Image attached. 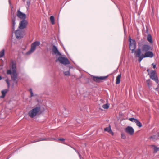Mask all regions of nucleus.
Returning a JSON list of instances; mask_svg holds the SVG:
<instances>
[{"label": "nucleus", "instance_id": "473e14b6", "mask_svg": "<svg viewBox=\"0 0 159 159\" xmlns=\"http://www.w3.org/2000/svg\"><path fill=\"white\" fill-rule=\"evenodd\" d=\"M29 91L30 93L31 96L32 97L33 95V92L32 90V89H31V88L30 89Z\"/></svg>", "mask_w": 159, "mask_h": 159}, {"label": "nucleus", "instance_id": "7c9ffc66", "mask_svg": "<svg viewBox=\"0 0 159 159\" xmlns=\"http://www.w3.org/2000/svg\"><path fill=\"white\" fill-rule=\"evenodd\" d=\"M136 119H135L134 118H130L129 119V120L131 121L134 122H135V120H136Z\"/></svg>", "mask_w": 159, "mask_h": 159}, {"label": "nucleus", "instance_id": "393cba45", "mask_svg": "<svg viewBox=\"0 0 159 159\" xmlns=\"http://www.w3.org/2000/svg\"><path fill=\"white\" fill-rule=\"evenodd\" d=\"M5 54V50L3 49L0 52V57H2Z\"/></svg>", "mask_w": 159, "mask_h": 159}, {"label": "nucleus", "instance_id": "c756f323", "mask_svg": "<svg viewBox=\"0 0 159 159\" xmlns=\"http://www.w3.org/2000/svg\"><path fill=\"white\" fill-rule=\"evenodd\" d=\"M102 107L104 109H107L109 107V106L108 104H106L103 105L102 106Z\"/></svg>", "mask_w": 159, "mask_h": 159}, {"label": "nucleus", "instance_id": "c03bdc74", "mask_svg": "<svg viewBox=\"0 0 159 159\" xmlns=\"http://www.w3.org/2000/svg\"><path fill=\"white\" fill-rule=\"evenodd\" d=\"M158 134H159L158 136H159V133H158Z\"/></svg>", "mask_w": 159, "mask_h": 159}, {"label": "nucleus", "instance_id": "6ab92c4d", "mask_svg": "<svg viewBox=\"0 0 159 159\" xmlns=\"http://www.w3.org/2000/svg\"><path fill=\"white\" fill-rule=\"evenodd\" d=\"M151 147H153L154 151L153 153H156L159 150V148L157 147L154 145H151Z\"/></svg>", "mask_w": 159, "mask_h": 159}, {"label": "nucleus", "instance_id": "79ce46f5", "mask_svg": "<svg viewBox=\"0 0 159 159\" xmlns=\"http://www.w3.org/2000/svg\"><path fill=\"white\" fill-rule=\"evenodd\" d=\"M2 79V77L0 76V80Z\"/></svg>", "mask_w": 159, "mask_h": 159}, {"label": "nucleus", "instance_id": "412c9836", "mask_svg": "<svg viewBox=\"0 0 159 159\" xmlns=\"http://www.w3.org/2000/svg\"><path fill=\"white\" fill-rule=\"evenodd\" d=\"M63 109L64 111L63 112V115L65 116H66L69 114V112L66 110V108L64 107Z\"/></svg>", "mask_w": 159, "mask_h": 159}, {"label": "nucleus", "instance_id": "37998d69", "mask_svg": "<svg viewBox=\"0 0 159 159\" xmlns=\"http://www.w3.org/2000/svg\"><path fill=\"white\" fill-rule=\"evenodd\" d=\"M10 157H9L7 158V159H9L10 158Z\"/></svg>", "mask_w": 159, "mask_h": 159}, {"label": "nucleus", "instance_id": "ddd939ff", "mask_svg": "<svg viewBox=\"0 0 159 159\" xmlns=\"http://www.w3.org/2000/svg\"><path fill=\"white\" fill-rule=\"evenodd\" d=\"M57 140L56 139H55L54 138H52L51 139H50V138H48V139H46V138H41L40 139V140H36V141H32V142H31V143H35V142H38V141H43V140Z\"/></svg>", "mask_w": 159, "mask_h": 159}, {"label": "nucleus", "instance_id": "423d86ee", "mask_svg": "<svg viewBox=\"0 0 159 159\" xmlns=\"http://www.w3.org/2000/svg\"><path fill=\"white\" fill-rule=\"evenodd\" d=\"M40 44L39 41H35L31 45V48L26 53L27 54H29L32 53L36 49V47Z\"/></svg>", "mask_w": 159, "mask_h": 159}, {"label": "nucleus", "instance_id": "4be33fe9", "mask_svg": "<svg viewBox=\"0 0 159 159\" xmlns=\"http://www.w3.org/2000/svg\"><path fill=\"white\" fill-rule=\"evenodd\" d=\"M135 122L136 124V125L139 127H141L142 126L141 123L137 119H136V120H135Z\"/></svg>", "mask_w": 159, "mask_h": 159}, {"label": "nucleus", "instance_id": "0eeeda50", "mask_svg": "<svg viewBox=\"0 0 159 159\" xmlns=\"http://www.w3.org/2000/svg\"><path fill=\"white\" fill-rule=\"evenodd\" d=\"M28 24V21L25 19H23L19 23V28L23 30L26 28Z\"/></svg>", "mask_w": 159, "mask_h": 159}, {"label": "nucleus", "instance_id": "7ed1b4c3", "mask_svg": "<svg viewBox=\"0 0 159 159\" xmlns=\"http://www.w3.org/2000/svg\"><path fill=\"white\" fill-rule=\"evenodd\" d=\"M40 113L41 107L40 106H38L34 107L32 109L28 112V114L31 118H33Z\"/></svg>", "mask_w": 159, "mask_h": 159}, {"label": "nucleus", "instance_id": "dca6fc26", "mask_svg": "<svg viewBox=\"0 0 159 159\" xmlns=\"http://www.w3.org/2000/svg\"><path fill=\"white\" fill-rule=\"evenodd\" d=\"M121 78V74L119 75L116 77V84H119L120 81V78Z\"/></svg>", "mask_w": 159, "mask_h": 159}, {"label": "nucleus", "instance_id": "2f4dec72", "mask_svg": "<svg viewBox=\"0 0 159 159\" xmlns=\"http://www.w3.org/2000/svg\"><path fill=\"white\" fill-rule=\"evenodd\" d=\"M121 138L124 139H125L126 138V136L124 133H122L121 134Z\"/></svg>", "mask_w": 159, "mask_h": 159}, {"label": "nucleus", "instance_id": "aec40b11", "mask_svg": "<svg viewBox=\"0 0 159 159\" xmlns=\"http://www.w3.org/2000/svg\"><path fill=\"white\" fill-rule=\"evenodd\" d=\"M91 76L93 77V80L94 81L98 82L99 81V76H96L93 75H91Z\"/></svg>", "mask_w": 159, "mask_h": 159}, {"label": "nucleus", "instance_id": "a878e982", "mask_svg": "<svg viewBox=\"0 0 159 159\" xmlns=\"http://www.w3.org/2000/svg\"><path fill=\"white\" fill-rule=\"evenodd\" d=\"M30 0H28L26 2V8L27 10H28L30 7Z\"/></svg>", "mask_w": 159, "mask_h": 159}, {"label": "nucleus", "instance_id": "a211bd4d", "mask_svg": "<svg viewBox=\"0 0 159 159\" xmlns=\"http://www.w3.org/2000/svg\"><path fill=\"white\" fill-rule=\"evenodd\" d=\"M16 17L15 16L12 18V28L13 30H15V26L16 24Z\"/></svg>", "mask_w": 159, "mask_h": 159}, {"label": "nucleus", "instance_id": "b1692460", "mask_svg": "<svg viewBox=\"0 0 159 159\" xmlns=\"http://www.w3.org/2000/svg\"><path fill=\"white\" fill-rule=\"evenodd\" d=\"M146 82L147 84V85L148 87L150 88L152 85V83L151 82V80L150 79L146 80Z\"/></svg>", "mask_w": 159, "mask_h": 159}, {"label": "nucleus", "instance_id": "c9c22d12", "mask_svg": "<svg viewBox=\"0 0 159 159\" xmlns=\"http://www.w3.org/2000/svg\"><path fill=\"white\" fill-rule=\"evenodd\" d=\"M133 39H132L130 38V37L129 36V42L130 43H132V40Z\"/></svg>", "mask_w": 159, "mask_h": 159}, {"label": "nucleus", "instance_id": "5701e85b", "mask_svg": "<svg viewBox=\"0 0 159 159\" xmlns=\"http://www.w3.org/2000/svg\"><path fill=\"white\" fill-rule=\"evenodd\" d=\"M50 20L52 25H54V18L53 16H50Z\"/></svg>", "mask_w": 159, "mask_h": 159}, {"label": "nucleus", "instance_id": "72a5a7b5", "mask_svg": "<svg viewBox=\"0 0 159 159\" xmlns=\"http://www.w3.org/2000/svg\"><path fill=\"white\" fill-rule=\"evenodd\" d=\"M155 136L154 135L153 136H151L149 137V138L150 139H155Z\"/></svg>", "mask_w": 159, "mask_h": 159}, {"label": "nucleus", "instance_id": "cd10ccee", "mask_svg": "<svg viewBox=\"0 0 159 159\" xmlns=\"http://www.w3.org/2000/svg\"><path fill=\"white\" fill-rule=\"evenodd\" d=\"M64 75L66 76H69L70 75V70L69 71H65L64 72Z\"/></svg>", "mask_w": 159, "mask_h": 159}, {"label": "nucleus", "instance_id": "f8f14e48", "mask_svg": "<svg viewBox=\"0 0 159 159\" xmlns=\"http://www.w3.org/2000/svg\"><path fill=\"white\" fill-rule=\"evenodd\" d=\"M9 91L8 89H5L1 91L2 95L0 96V98H4L5 96L6 93Z\"/></svg>", "mask_w": 159, "mask_h": 159}, {"label": "nucleus", "instance_id": "f03ea898", "mask_svg": "<svg viewBox=\"0 0 159 159\" xmlns=\"http://www.w3.org/2000/svg\"><path fill=\"white\" fill-rule=\"evenodd\" d=\"M10 68L7 70V75L13 74L11 76V78L13 81V83L12 84V88H13L17 86L18 84V81L16 80L18 76L16 73V65L15 61H11L10 65Z\"/></svg>", "mask_w": 159, "mask_h": 159}, {"label": "nucleus", "instance_id": "a19ab883", "mask_svg": "<svg viewBox=\"0 0 159 159\" xmlns=\"http://www.w3.org/2000/svg\"><path fill=\"white\" fill-rule=\"evenodd\" d=\"M149 69H148L147 70V71H148V73H149Z\"/></svg>", "mask_w": 159, "mask_h": 159}, {"label": "nucleus", "instance_id": "ea45409f", "mask_svg": "<svg viewBox=\"0 0 159 159\" xmlns=\"http://www.w3.org/2000/svg\"><path fill=\"white\" fill-rule=\"evenodd\" d=\"M158 87H157V88H156L155 89V90H158Z\"/></svg>", "mask_w": 159, "mask_h": 159}, {"label": "nucleus", "instance_id": "c85d7f7f", "mask_svg": "<svg viewBox=\"0 0 159 159\" xmlns=\"http://www.w3.org/2000/svg\"><path fill=\"white\" fill-rule=\"evenodd\" d=\"M6 81L7 84L8 89L9 88L10 86V83L9 82V80L8 79H7L6 80Z\"/></svg>", "mask_w": 159, "mask_h": 159}, {"label": "nucleus", "instance_id": "bb28decb", "mask_svg": "<svg viewBox=\"0 0 159 159\" xmlns=\"http://www.w3.org/2000/svg\"><path fill=\"white\" fill-rule=\"evenodd\" d=\"M108 76V75L105 76H100V80H106Z\"/></svg>", "mask_w": 159, "mask_h": 159}, {"label": "nucleus", "instance_id": "6e6552de", "mask_svg": "<svg viewBox=\"0 0 159 159\" xmlns=\"http://www.w3.org/2000/svg\"><path fill=\"white\" fill-rule=\"evenodd\" d=\"M150 77L151 79L154 80L157 83H158L159 80L156 71H152L150 75Z\"/></svg>", "mask_w": 159, "mask_h": 159}, {"label": "nucleus", "instance_id": "9b49d317", "mask_svg": "<svg viewBox=\"0 0 159 159\" xmlns=\"http://www.w3.org/2000/svg\"><path fill=\"white\" fill-rule=\"evenodd\" d=\"M52 51L57 56H61V53L59 51L57 47L55 45H53Z\"/></svg>", "mask_w": 159, "mask_h": 159}, {"label": "nucleus", "instance_id": "e433bc0d", "mask_svg": "<svg viewBox=\"0 0 159 159\" xmlns=\"http://www.w3.org/2000/svg\"><path fill=\"white\" fill-rule=\"evenodd\" d=\"M9 3L10 5L11 6V9L12 10V9H13V7L11 6V3L10 1V0H9Z\"/></svg>", "mask_w": 159, "mask_h": 159}, {"label": "nucleus", "instance_id": "4468645a", "mask_svg": "<svg viewBox=\"0 0 159 159\" xmlns=\"http://www.w3.org/2000/svg\"><path fill=\"white\" fill-rule=\"evenodd\" d=\"M63 143L67 145L68 146H69L71 148H72L74 150H75L77 154H78L79 155V156L80 159H81V155L80 154L79 152L75 148H74V147H73L72 146H71V145H69V144H67L66 143H65V142Z\"/></svg>", "mask_w": 159, "mask_h": 159}, {"label": "nucleus", "instance_id": "2eb2a0df", "mask_svg": "<svg viewBox=\"0 0 159 159\" xmlns=\"http://www.w3.org/2000/svg\"><path fill=\"white\" fill-rule=\"evenodd\" d=\"M147 40L151 44L153 43L152 37L150 34H148L147 37Z\"/></svg>", "mask_w": 159, "mask_h": 159}, {"label": "nucleus", "instance_id": "9d476101", "mask_svg": "<svg viewBox=\"0 0 159 159\" xmlns=\"http://www.w3.org/2000/svg\"><path fill=\"white\" fill-rule=\"evenodd\" d=\"M17 16L19 18L23 19H25L26 18V14L21 12L20 10L17 11Z\"/></svg>", "mask_w": 159, "mask_h": 159}, {"label": "nucleus", "instance_id": "58836bf2", "mask_svg": "<svg viewBox=\"0 0 159 159\" xmlns=\"http://www.w3.org/2000/svg\"><path fill=\"white\" fill-rule=\"evenodd\" d=\"M146 32L148 33V28H147V29H146Z\"/></svg>", "mask_w": 159, "mask_h": 159}, {"label": "nucleus", "instance_id": "f704fd0d", "mask_svg": "<svg viewBox=\"0 0 159 159\" xmlns=\"http://www.w3.org/2000/svg\"><path fill=\"white\" fill-rule=\"evenodd\" d=\"M58 140H60L62 141H63L65 140V139L64 138H59L58 139Z\"/></svg>", "mask_w": 159, "mask_h": 159}, {"label": "nucleus", "instance_id": "1a4fd4ad", "mask_svg": "<svg viewBox=\"0 0 159 159\" xmlns=\"http://www.w3.org/2000/svg\"><path fill=\"white\" fill-rule=\"evenodd\" d=\"M125 132L130 135H132L134 133V130L133 128L130 126H128L125 129Z\"/></svg>", "mask_w": 159, "mask_h": 159}, {"label": "nucleus", "instance_id": "20e7f679", "mask_svg": "<svg viewBox=\"0 0 159 159\" xmlns=\"http://www.w3.org/2000/svg\"><path fill=\"white\" fill-rule=\"evenodd\" d=\"M15 34L16 38L20 39L25 35V32L23 30L18 29L15 31Z\"/></svg>", "mask_w": 159, "mask_h": 159}, {"label": "nucleus", "instance_id": "39448f33", "mask_svg": "<svg viewBox=\"0 0 159 159\" xmlns=\"http://www.w3.org/2000/svg\"><path fill=\"white\" fill-rule=\"evenodd\" d=\"M58 61L64 65L69 64L70 63L69 61L67 58L62 56L59 57L58 59H56V61L57 62Z\"/></svg>", "mask_w": 159, "mask_h": 159}, {"label": "nucleus", "instance_id": "f257e3e1", "mask_svg": "<svg viewBox=\"0 0 159 159\" xmlns=\"http://www.w3.org/2000/svg\"><path fill=\"white\" fill-rule=\"evenodd\" d=\"M138 43L139 48L135 50L136 42L135 40H133L132 42L129 43V48L130 50H131V53H134L135 57H138L139 62H140L144 58H152L154 56V54L151 51L152 49L150 45L146 44H141L139 42Z\"/></svg>", "mask_w": 159, "mask_h": 159}, {"label": "nucleus", "instance_id": "f3484780", "mask_svg": "<svg viewBox=\"0 0 159 159\" xmlns=\"http://www.w3.org/2000/svg\"><path fill=\"white\" fill-rule=\"evenodd\" d=\"M104 130L105 131H107L109 132L110 134H112V135H113L114 133L112 131V130L110 127H107L104 128Z\"/></svg>", "mask_w": 159, "mask_h": 159}, {"label": "nucleus", "instance_id": "4c0bfd02", "mask_svg": "<svg viewBox=\"0 0 159 159\" xmlns=\"http://www.w3.org/2000/svg\"><path fill=\"white\" fill-rule=\"evenodd\" d=\"M152 65L153 66V68H155L156 67V65L155 64H152Z\"/></svg>", "mask_w": 159, "mask_h": 159}]
</instances>
